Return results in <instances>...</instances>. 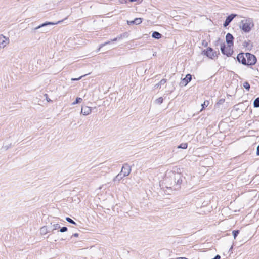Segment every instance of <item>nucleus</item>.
Returning a JSON list of instances; mask_svg holds the SVG:
<instances>
[{"label": "nucleus", "mask_w": 259, "mask_h": 259, "mask_svg": "<svg viewBox=\"0 0 259 259\" xmlns=\"http://www.w3.org/2000/svg\"><path fill=\"white\" fill-rule=\"evenodd\" d=\"M48 232H50V230H48L46 226H43L40 229V233L42 235L46 234Z\"/></svg>", "instance_id": "nucleus-18"}, {"label": "nucleus", "mask_w": 259, "mask_h": 259, "mask_svg": "<svg viewBox=\"0 0 259 259\" xmlns=\"http://www.w3.org/2000/svg\"><path fill=\"white\" fill-rule=\"evenodd\" d=\"M60 232H65L67 231L68 229L66 227H63L60 228Z\"/></svg>", "instance_id": "nucleus-28"}, {"label": "nucleus", "mask_w": 259, "mask_h": 259, "mask_svg": "<svg viewBox=\"0 0 259 259\" xmlns=\"http://www.w3.org/2000/svg\"><path fill=\"white\" fill-rule=\"evenodd\" d=\"M192 79V75L188 74L185 77L183 78L180 83L181 86H186Z\"/></svg>", "instance_id": "nucleus-11"}, {"label": "nucleus", "mask_w": 259, "mask_h": 259, "mask_svg": "<svg viewBox=\"0 0 259 259\" xmlns=\"http://www.w3.org/2000/svg\"><path fill=\"white\" fill-rule=\"evenodd\" d=\"M231 47V46H229L226 47L225 45L223 44L221 46V52L228 57L231 56L233 53V49Z\"/></svg>", "instance_id": "nucleus-5"}, {"label": "nucleus", "mask_w": 259, "mask_h": 259, "mask_svg": "<svg viewBox=\"0 0 259 259\" xmlns=\"http://www.w3.org/2000/svg\"><path fill=\"white\" fill-rule=\"evenodd\" d=\"M163 99L162 97H159L155 100V103L157 104H161L163 102Z\"/></svg>", "instance_id": "nucleus-24"}, {"label": "nucleus", "mask_w": 259, "mask_h": 259, "mask_svg": "<svg viewBox=\"0 0 259 259\" xmlns=\"http://www.w3.org/2000/svg\"><path fill=\"white\" fill-rule=\"evenodd\" d=\"M256 155L257 156H259V145H258V146L257 147V149H256Z\"/></svg>", "instance_id": "nucleus-32"}, {"label": "nucleus", "mask_w": 259, "mask_h": 259, "mask_svg": "<svg viewBox=\"0 0 259 259\" xmlns=\"http://www.w3.org/2000/svg\"><path fill=\"white\" fill-rule=\"evenodd\" d=\"M78 235H78V233H74V234H73L71 236V237H73V236L77 237H78Z\"/></svg>", "instance_id": "nucleus-34"}, {"label": "nucleus", "mask_w": 259, "mask_h": 259, "mask_svg": "<svg viewBox=\"0 0 259 259\" xmlns=\"http://www.w3.org/2000/svg\"><path fill=\"white\" fill-rule=\"evenodd\" d=\"M9 38H6L2 34L0 35V47L4 48L9 43Z\"/></svg>", "instance_id": "nucleus-12"}, {"label": "nucleus", "mask_w": 259, "mask_h": 259, "mask_svg": "<svg viewBox=\"0 0 259 259\" xmlns=\"http://www.w3.org/2000/svg\"><path fill=\"white\" fill-rule=\"evenodd\" d=\"M208 105V101H204L203 104H202L201 105L202 106V109L204 108L205 107H207Z\"/></svg>", "instance_id": "nucleus-29"}, {"label": "nucleus", "mask_w": 259, "mask_h": 259, "mask_svg": "<svg viewBox=\"0 0 259 259\" xmlns=\"http://www.w3.org/2000/svg\"><path fill=\"white\" fill-rule=\"evenodd\" d=\"M125 36V34H120V35L118 36L117 37H116V38L113 39H111L110 41H108L107 42H106L105 43H103V44H101L100 45V47H99V50L101 48H102L103 47L108 45V44H110L111 42L112 41H117V40H119L120 39H121L122 37H124Z\"/></svg>", "instance_id": "nucleus-9"}, {"label": "nucleus", "mask_w": 259, "mask_h": 259, "mask_svg": "<svg viewBox=\"0 0 259 259\" xmlns=\"http://www.w3.org/2000/svg\"><path fill=\"white\" fill-rule=\"evenodd\" d=\"M202 44L204 47H207L208 45L207 42L205 40H203L202 42Z\"/></svg>", "instance_id": "nucleus-30"}, {"label": "nucleus", "mask_w": 259, "mask_h": 259, "mask_svg": "<svg viewBox=\"0 0 259 259\" xmlns=\"http://www.w3.org/2000/svg\"><path fill=\"white\" fill-rule=\"evenodd\" d=\"M131 2H135V1H137V0H130Z\"/></svg>", "instance_id": "nucleus-37"}, {"label": "nucleus", "mask_w": 259, "mask_h": 259, "mask_svg": "<svg viewBox=\"0 0 259 259\" xmlns=\"http://www.w3.org/2000/svg\"><path fill=\"white\" fill-rule=\"evenodd\" d=\"M187 143H182L179 146H178V148L185 149L187 148Z\"/></svg>", "instance_id": "nucleus-23"}, {"label": "nucleus", "mask_w": 259, "mask_h": 259, "mask_svg": "<svg viewBox=\"0 0 259 259\" xmlns=\"http://www.w3.org/2000/svg\"><path fill=\"white\" fill-rule=\"evenodd\" d=\"M62 21H63V20L59 21H58L57 22H55V23H54V22H46L42 24L41 25L37 26V27H36L35 29H39V28H41V27H42L43 26H47L48 25H55V24H59V23H61Z\"/></svg>", "instance_id": "nucleus-14"}, {"label": "nucleus", "mask_w": 259, "mask_h": 259, "mask_svg": "<svg viewBox=\"0 0 259 259\" xmlns=\"http://www.w3.org/2000/svg\"><path fill=\"white\" fill-rule=\"evenodd\" d=\"M92 112V109L91 107L88 106L82 107L81 110V113L83 115H88Z\"/></svg>", "instance_id": "nucleus-13"}, {"label": "nucleus", "mask_w": 259, "mask_h": 259, "mask_svg": "<svg viewBox=\"0 0 259 259\" xmlns=\"http://www.w3.org/2000/svg\"><path fill=\"white\" fill-rule=\"evenodd\" d=\"M125 177V176H124V175L120 172L113 179V181L115 182L116 181H118V182H119L121 179H122Z\"/></svg>", "instance_id": "nucleus-15"}, {"label": "nucleus", "mask_w": 259, "mask_h": 259, "mask_svg": "<svg viewBox=\"0 0 259 259\" xmlns=\"http://www.w3.org/2000/svg\"><path fill=\"white\" fill-rule=\"evenodd\" d=\"M214 259H220L221 258V256L219 255H217L214 257Z\"/></svg>", "instance_id": "nucleus-35"}, {"label": "nucleus", "mask_w": 259, "mask_h": 259, "mask_svg": "<svg viewBox=\"0 0 259 259\" xmlns=\"http://www.w3.org/2000/svg\"><path fill=\"white\" fill-rule=\"evenodd\" d=\"M253 106L255 108L259 107V97L256 98L253 102Z\"/></svg>", "instance_id": "nucleus-20"}, {"label": "nucleus", "mask_w": 259, "mask_h": 259, "mask_svg": "<svg viewBox=\"0 0 259 259\" xmlns=\"http://www.w3.org/2000/svg\"><path fill=\"white\" fill-rule=\"evenodd\" d=\"M237 60L239 63L243 65H246V57L244 53H241L238 54Z\"/></svg>", "instance_id": "nucleus-7"}, {"label": "nucleus", "mask_w": 259, "mask_h": 259, "mask_svg": "<svg viewBox=\"0 0 259 259\" xmlns=\"http://www.w3.org/2000/svg\"><path fill=\"white\" fill-rule=\"evenodd\" d=\"M253 26V23L251 19H244L241 20L239 27L244 32L248 33Z\"/></svg>", "instance_id": "nucleus-1"}, {"label": "nucleus", "mask_w": 259, "mask_h": 259, "mask_svg": "<svg viewBox=\"0 0 259 259\" xmlns=\"http://www.w3.org/2000/svg\"><path fill=\"white\" fill-rule=\"evenodd\" d=\"M120 172L124 175V176L126 177L130 174L131 167L127 163H125L123 164Z\"/></svg>", "instance_id": "nucleus-6"}, {"label": "nucleus", "mask_w": 259, "mask_h": 259, "mask_svg": "<svg viewBox=\"0 0 259 259\" xmlns=\"http://www.w3.org/2000/svg\"><path fill=\"white\" fill-rule=\"evenodd\" d=\"M127 23L128 25H132V24H134V20H133V21H127Z\"/></svg>", "instance_id": "nucleus-31"}, {"label": "nucleus", "mask_w": 259, "mask_h": 259, "mask_svg": "<svg viewBox=\"0 0 259 259\" xmlns=\"http://www.w3.org/2000/svg\"><path fill=\"white\" fill-rule=\"evenodd\" d=\"M171 177H172L174 179L176 189L179 188L184 178L183 177L180 173H172Z\"/></svg>", "instance_id": "nucleus-2"}, {"label": "nucleus", "mask_w": 259, "mask_h": 259, "mask_svg": "<svg viewBox=\"0 0 259 259\" xmlns=\"http://www.w3.org/2000/svg\"><path fill=\"white\" fill-rule=\"evenodd\" d=\"M53 229L52 230V231H53L54 230H57L60 228V226L59 224H55L53 225Z\"/></svg>", "instance_id": "nucleus-27"}, {"label": "nucleus", "mask_w": 259, "mask_h": 259, "mask_svg": "<svg viewBox=\"0 0 259 259\" xmlns=\"http://www.w3.org/2000/svg\"><path fill=\"white\" fill-rule=\"evenodd\" d=\"M237 16V15L235 14H231L228 16L226 17V20L223 24V26L225 27L228 26L231 22L233 20V19Z\"/></svg>", "instance_id": "nucleus-8"}, {"label": "nucleus", "mask_w": 259, "mask_h": 259, "mask_svg": "<svg viewBox=\"0 0 259 259\" xmlns=\"http://www.w3.org/2000/svg\"><path fill=\"white\" fill-rule=\"evenodd\" d=\"M142 18H136L134 20V24L138 25L142 23Z\"/></svg>", "instance_id": "nucleus-19"}, {"label": "nucleus", "mask_w": 259, "mask_h": 259, "mask_svg": "<svg viewBox=\"0 0 259 259\" xmlns=\"http://www.w3.org/2000/svg\"><path fill=\"white\" fill-rule=\"evenodd\" d=\"M239 233V230H234V231H233L232 234H233V235L234 236V239H235L236 238V237L238 235Z\"/></svg>", "instance_id": "nucleus-26"}, {"label": "nucleus", "mask_w": 259, "mask_h": 259, "mask_svg": "<svg viewBox=\"0 0 259 259\" xmlns=\"http://www.w3.org/2000/svg\"><path fill=\"white\" fill-rule=\"evenodd\" d=\"M202 54L206 55L209 58L213 59L217 57V52L214 51L213 49L211 47H208L206 50H204L202 53Z\"/></svg>", "instance_id": "nucleus-3"}, {"label": "nucleus", "mask_w": 259, "mask_h": 259, "mask_svg": "<svg viewBox=\"0 0 259 259\" xmlns=\"http://www.w3.org/2000/svg\"><path fill=\"white\" fill-rule=\"evenodd\" d=\"M234 37L230 33H228L226 36V41L228 46L232 47L233 46Z\"/></svg>", "instance_id": "nucleus-10"}, {"label": "nucleus", "mask_w": 259, "mask_h": 259, "mask_svg": "<svg viewBox=\"0 0 259 259\" xmlns=\"http://www.w3.org/2000/svg\"><path fill=\"white\" fill-rule=\"evenodd\" d=\"M82 76H81L78 78H72V80H78L80 79Z\"/></svg>", "instance_id": "nucleus-33"}, {"label": "nucleus", "mask_w": 259, "mask_h": 259, "mask_svg": "<svg viewBox=\"0 0 259 259\" xmlns=\"http://www.w3.org/2000/svg\"><path fill=\"white\" fill-rule=\"evenodd\" d=\"M245 55L246 57V65H253L256 62L257 59L256 57L249 53H246Z\"/></svg>", "instance_id": "nucleus-4"}, {"label": "nucleus", "mask_w": 259, "mask_h": 259, "mask_svg": "<svg viewBox=\"0 0 259 259\" xmlns=\"http://www.w3.org/2000/svg\"><path fill=\"white\" fill-rule=\"evenodd\" d=\"M243 87L248 91H249L250 88V85L249 83L247 81H245L243 84Z\"/></svg>", "instance_id": "nucleus-21"}, {"label": "nucleus", "mask_w": 259, "mask_h": 259, "mask_svg": "<svg viewBox=\"0 0 259 259\" xmlns=\"http://www.w3.org/2000/svg\"><path fill=\"white\" fill-rule=\"evenodd\" d=\"M167 81V80L165 79H161L159 82H158V83L156 84L154 86L155 88H161V86L162 85H163L164 84L166 83Z\"/></svg>", "instance_id": "nucleus-17"}, {"label": "nucleus", "mask_w": 259, "mask_h": 259, "mask_svg": "<svg viewBox=\"0 0 259 259\" xmlns=\"http://www.w3.org/2000/svg\"><path fill=\"white\" fill-rule=\"evenodd\" d=\"M66 220L68 222H69V223H71L72 224L76 225V223L72 219H71V218H70L69 217H66Z\"/></svg>", "instance_id": "nucleus-25"}, {"label": "nucleus", "mask_w": 259, "mask_h": 259, "mask_svg": "<svg viewBox=\"0 0 259 259\" xmlns=\"http://www.w3.org/2000/svg\"><path fill=\"white\" fill-rule=\"evenodd\" d=\"M82 101V98H80V97H77L76 98V100L74 102H73L72 104V105H75V104H78V103H80L81 101Z\"/></svg>", "instance_id": "nucleus-22"}, {"label": "nucleus", "mask_w": 259, "mask_h": 259, "mask_svg": "<svg viewBox=\"0 0 259 259\" xmlns=\"http://www.w3.org/2000/svg\"><path fill=\"white\" fill-rule=\"evenodd\" d=\"M152 36L154 38L159 39L161 38L162 34H161L160 33H159L157 31H154L152 33Z\"/></svg>", "instance_id": "nucleus-16"}, {"label": "nucleus", "mask_w": 259, "mask_h": 259, "mask_svg": "<svg viewBox=\"0 0 259 259\" xmlns=\"http://www.w3.org/2000/svg\"><path fill=\"white\" fill-rule=\"evenodd\" d=\"M45 95L46 96V100H47V101H48V102H50V101H51V100L50 99H49V98H48V95H47V94H46Z\"/></svg>", "instance_id": "nucleus-36"}]
</instances>
